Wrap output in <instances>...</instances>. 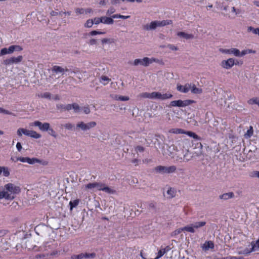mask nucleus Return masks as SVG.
Returning <instances> with one entry per match:
<instances>
[{
    "label": "nucleus",
    "mask_w": 259,
    "mask_h": 259,
    "mask_svg": "<svg viewBox=\"0 0 259 259\" xmlns=\"http://www.w3.org/2000/svg\"><path fill=\"white\" fill-rule=\"evenodd\" d=\"M51 94L49 92H45L42 94H41L40 95V97L45 98V99H48L50 100L51 99Z\"/></svg>",
    "instance_id": "42"
},
{
    "label": "nucleus",
    "mask_w": 259,
    "mask_h": 259,
    "mask_svg": "<svg viewBox=\"0 0 259 259\" xmlns=\"http://www.w3.org/2000/svg\"><path fill=\"white\" fill-rule=\"evenodd\" d=\"M30 125L37 126L41 131L47 132L49 129L50 124L48 122L42 123L39 121H35L31 123Z\"/></svg>",
    "instance_id": "8"
},
{
    "label": "nucleus",
    "mask_w": 259,
    "mask_h": 259,
    "mask_svg": "<svg viewBox=\"0 0 259 259\" xmlns=\"http://www.w3.org/2000/svg\"><path fill=\"white\" fill-rule=\"evenodd\" d=\"M234 194L233 192H228L224 193L220 196V198L224 200H227L234 197Z\"/></svg>",
    "instance_id": "23"
},
{
    "label": "nucleus",
    "mask_w": 259,
    "mask_h": 259,
    "mask_svg": "<svg viewBox=\"0 0 259 259\" xmlns=\"http://www.w3.org/2000/svg\"><path fill=\"white\" fill-rule=\"evenodd\" d=\"M177 35L180 37L184 38L186 39H190L194 38V35L192 34H188L185 32L181 31L177 33Z\"/></svg>",
    "instance_id": "18"
},
{
    "label": "nucleus",
    "mask_w": 259,
    "mask_h": 259,
    "mask_svg": "<svg viewBox=\"0 0 259 259\" xmlns=\"http://www.w3.org/2000/svg\"><path fill=\"white\" fill-rule=\"evenodd\" d=\"M184 231H187L188 232L194 233L195 232L192 224L187 225L184 227H183Z\"/></svg>",
    "instance_id": "28"
},
{
    "label": "nucleus",
    "mask_w": 259,
    "mask_h": 259,
    "mask_svg": "<svg viewBox=\"0 0 259 259\" xmlns=\"http://www.w3.org/2000/svg\"><path fill=\"white\" fill-rule=\"evenodd\" d=\"M109 80V78L106 76L103 75L100 77V82L104 85L106 84Z\"/></svg>",
    "instance_id": "41"
},
{
    "label": "nucleus",
    "mask_w": 259,
    "mask_h": 259,
    "mask_svg": "<svg viewBox=\"0 0 259 259\" xmlns=\"http://www.w3.org/2000/svg\"><path fill=\"white\" fill-rule=\"evenodd\" d=\"M94 24H95L96 25L99 24L100 23H102V17L100 18H95L93 20Z\"/></svg>",
    "instance_id": "53"
},
{
    "label": "nucleus",
    "mask_w": 259,
    "mask_h": 259,
    "mask_svg": "<svg viewBox=\"0 0 259 259\" xmlns=\"http://www.w3.org/2000/svg\"><path fill=\"white\" fill-rule=\"evenodd\" d=\"M84 188L85 190H91L94 191L95 190L98 191H103L107 194H114L115 191L111 188L107 186L105 184L99 182H94L89 183L85 185Z\"/></svg>",
    "instance_id": "1"
},
{
    "label": "nucleus",
    "mask_w": 259,
    "mask_h": 259,
    "mask_svg": "<svg viewBox=\"0 0 259 259\" xmlns=\"http://www.w3.org/2000/svg\"><path fill=\"white\" fill-rule=\"evenodd\" d=\"M197 115L196 114V116L195 114H191V116L190 117H188L187 122L192 125H195L197 123Z\"/></svg>",
    "instance_id": "17"
},
{
    "label": "nucleus",
    "mask_w": 259,
    "mask_h": 259,
    "mask_svg": "<svg viewBox=\"0 0 259 259\" xmlns=\"http://www.w3.org/2000/svg\"><path fill=\"white\" fill-rule=\"evenodd\" d=\"M151 93H143L141 94V97L144 98L151 99Z\"/></svg>",
    "instance_id": "51"
},
{
    "label": "nucleus",
    "mask_w": 259,
    "mask_h": 259,
    "mask_svg": "<svg viewBox=\"0 0 259 259\" xmlns=\"http://www.w3.org/2000/svg\"><path fill=\"white\" fill-rule=\"evenodd\" d=\"M140 160L138 159H134L132 160V162L137 165L138 164Z\"/></svg>",
    "instance_id": "64"
},
{
    "label": "nucleus",
    "mask_w": 259,
    "mask_h": 259,
    "mask_svg": "<svg viewBox=\"0 0 259 259\" xmlns=\"http://www.w3.org/2000/svg\"><path fill=\"white\" fill-rule=\"evenodd\" d=\"M102 23L106 24H113L114 23L113 18L112 17H108L106 16L102 17Z\"/></svg>",
    "instance_id": "21"
},
{
    "label": "nucleus",
    "mask_w": 259,
    "mask_h": 259,
    "mask_svg": "<svg viewBox=\"0 0 259 259\" xmlns=\"http://www.w3.org/2000/svg\"><path fill=\"white\" fill-rule=\"evenodd\" d=\"M96 125V123L95 121H92L88 123H84L82 121H80L77 123L76 128L80 129L83 131H85L95 127Z\"/></svg>",
    "instance_id": "5"
},
{
    "label": "nucleus",
    "mask_w": 259,
    "mask_h": 259,
    "mask_svg": "<svg viewBox=\"0 0 259 259\" xmlns=\"http://www.w3.org/2000/svg\"><path fill=\"white\" fill-rule=\"evenodd\" d=\"M251 246H252V247L249 251H248L247 249H245L244 250L243 253L248 254V253H249L253 251L258 250H259V238L255 243L254 242H252Z\"/></svg>",
    "instance_id": "12"
},
{
    "label": "nucleus",
    "mask_w": 259,
    "mask_h": 259,
    "mask_svg": "<svg viewBox=\"0 0 259 259\" xmlns=\"http://www.w3.org/2000/svg\"><path fill=\"white\" fill-rule=\"evenodd\" d=\"M237 65V63L233 58H229L227 60H223L221 62V66L224 68L229 69L231 68L234 65Z\"/></svg>",
    "instance_id": "9"
},
{
    "label": "nucleus",
    "mask_w": 259,
    "mask_h": 259,
    "mask_svg": "<svg viewBox=\"0 0 259 259\" xmlns=\"http://www.w3.org/2000/svg\"><path fill=\"white\" fill-rule=\"evenodd\" d=\"M172 23L171 20H162L161 21H158V27L164 26Z\"/></svg>",
    "instance_id": "31"
},
{
    "label": "nucleus",
    "mask_w": 259,
    "mask_h": 259,
    "mask_svg": "<svg viewBox=\"0 0 259 259\" xmlns=\"http://www.w3.org/2000/svg\"><path fill=\"white\" fill-rule=\"evenodd\" d=\"M195 101L192 100H175L172 101L170 103L171 106H177L179 107H186L189 106L192 103H194Z\"/></svg>",
    "instance_id": "4"
},
{
    "label": "nucleus",
    "mask_w": 259,
    "mask_h": 259,
    "mask_svg": "<svg viewBox=\"0 0 259 259\" xmlns=\"http://www.w3.org/2000/svg\"><path fill=\"white\" fill-rule=\"evenodd\" d=\"M80 107L81 110L80 112H83L84 113H89L90 112V110L88 105Z\"/></svg>",
    "instance_id": "49"
},
{
    "label": "nucleus",
    "mask_w": 259,
    "mask_h": 259,
    "mask_svg": "<svg viewBox=\"0 0 259 259\" xmlns=\"http://www.w3.org/2000/svg\"><path fill=\"white\" fill-rule=\"evenodd\" d=\"M231 54L236 57H240V51L236 48H231Z\"/></svg>",
    "instance_id": "45"
},
{
    "label": "nucleus",
    "mask_w": 259,
    "mask_h": 259,
    "mask_svg": "<svg viewBox=\"0 0 259 259\" xmlns=\"http://www.w3.org/2000/svg\"><path fill=\"white\" fill-rule=\"evenodd\" d=\"M177 193L176 190L171 187H168L166 191V197L167 198H172L175 197Z\"/></svg>",
    "instance_id": "16"
},
{
    "label": "nucleus",
    "mask_w": 259,
    "mask_h": 259,
    "mask_svg": "<svg viewBox=\"0 0 259 259\" xmlns=\"http://www.w3.org/2000/svg\"><path fill=\"white\" fill-rule=\"evenodd\" d=\"M79 200L78 199H75L73 201H70L69 202V205H70V210H72L73 208L77 206L79 204Z\"/></svg>",
    "instance_id": "33"
},
{
    "label": "nucleus",
    "mask_w": 259,
    "mask_h": 259,
    "mask_svg": "<svg viewBox=\"0 0 259 259\" xmlns=\"http://www.w3.org/2000/svg\"><path fill=\"white\" fill-rule=\"evenodd\" d=\"M8 192H5V191H2L0 192V199L5 198L7 199H9L10 196L8 194Z\"/></svg>",
    "instance_id": "37"
},
{
    "label": "nucleus",
    "mask_w": 259,
    "mask_h": 259,
    "mask_svg": "<svg viewBox=\"0 0 259 259\" xmlns=\"http://www.w3.org/2000/svg\"><path fill=\"white\" fill-rule=\"evenodd\" d=\"M83 253H80L79 254H72L71 256V259H83Z\"/></svg>",
    "instance_id": "48"
},
{
    "label": "nucleus",
    "mask_w": 259,
    "mask_h": 259,
    "mask_svg": "<svg viewBox=\"0 0 259 259\" xmlns=\"http://www.w3.org/2000/svg\"><path fill=\"white\" fill-rule=\"evenodd\" d=\"M47 132H48V134L49 135L53 136V137H57L56 132L52 128L50 127V125L49 126V129L47 130Z\"/></svg>",
    "instance_id": "46"
},
{
    "label": "nucleus",
    "mask_w": 259,
    "mask_h": 259,
    "mask_svg": "<svg viewBox=\"0 0 259 259\" xmlns=\"http://www.w3.org/2000/svg\"><path fill=\"white\" fill-rule=\"evenodd\" d=\"M191 88V85L190 84L187 83L184 86H183L181 84H178L177 89L178 91L184 93H187L189 92L190 89Z\"/></svg>",
    "instance_id": "13"
},
{
    "label": "nucleus",
    "mask_w": 259,
    "mask_h": 259,
    "mask_svg": "<svg viewBox=\"0 0 259 259\" xmlns=\"http://www.w3.org/2000/svg\"><path fill=\"white\" fill-rule=\"evenodd\" d=\"M30 130L25 128H19L17 131V135L22 136V134L29 136Z\"/></svg>",
    "instance_id": "26"
},
{
    "label": "nucleus",
    "mask_w": 259,
    "mask_h": 259,
    "mask_svg": "<svg viewBox=\"0 0 259 259\" xmlns=\"http://www.w3.org/2000/svg\"><path fill=\"white\" fill-rule=\"evenodd\" d=\"M231 49H221L220 50V52L224 54H231Z\"/></svg>",
    "instance_id": "58"
},
{
    "label": "nucleus",
    "mask_w": 259,
    "mask_h": 259,
    "mask_svg": "<svg viewBox=\"0 0 259 259\" xmlns=\"http://www.w3.org/2000/svg\"><path fill=\"white\" fill-rule=\"evenodd\" d=\"M101 41H102V43L103 45L111 42L110 39L106 38L102 39Z\"/></svg>",
    "instance_id": "63"
},
{
    "label": "nucleus",
    "mask_w": 259,
    "mask_h": 259,
    "mask_svg": "<svg viewBox=\"0 0 259 259\" xmlns=\"http://www.w3.org/2000/svg\"><path fill=\"white\" fill-rule=\"evenodd\" d=\"M57 108L60 112L69 111L71 109H73L75 113H79L81 111L79 105L75 103L71 104H58L57 105Z\"/></svg>",
    "instance_id": "2"
},
{
    "label": "nucleus",
    "mask_w": 259,
    "mask_h": 259,
    "mask_svg": "<svg viewBox=\"0 0 259 259\" xmlns=\"http://www.w3.org/2000/svg\"><path fill=\"white\" fill-rule=\"evenodd\" d=\"M135 150L137 152H142L144 151V148L141 146H137L136 147Z\"/></svg>",
    "instance_id": "59"
},
{
    "label": "nucleus",
    "mask_w": 259,
    "mask_h": 259,
    "mask_svg": "<svg viewBox=\"0 0 259 259\" xmlns=\"http://www.w3.org/2000/svg\"><path fill=\"white\" fill-rule=\"evenodd\" d=\"M241 257L228 255L225 257H218L217 259H241Z\"/></svg>",
    "instance_id": "50"
},
{
    "label": "nucleus",
    "mask_w": 259,
    "mask_h": 259,
    "mask_svg": "<svg viewBox=\"0 0 259 259\" xmlns=\"http://www.w3.org/2000/svg\"><path fill=\"white\" fill-rule=\"evenodd\" d=\"M170 132L176 134H185V131L181 128H172Z\"/></svg>",
    "instance_id": "35"
},
{
    "label": "nucleus",
    "mask_w": 259,
    "mask_h": 259,
    "mask_svg": "<svg viewBox=\"0 0 259 259\" xmlns=\"http://www.w3.org/2000/svg\"><path fill=\"white\" fill-rule=\"evenodd\" d=\"M49 256V254H37L30 256V259H46Z\"/></svg>",
    "instance_id": "25"
},
{
    "label": "nucleus",
    "mask_w": 259,
    "mask_h": 259,
    "mask_svg": "<svg viewBox=\"0 0 259 259\" xmlns=\"http://www.w3.org/2000/svg\"><path fill=\"white\" fill-rule=\"evenodd\" d=\"M83 258L88 259V258H94L96 257V254L95 252L92 253H83Z\"/></svg>",
    "instance_id": "30"
},
{
    "label": "nucleus",
    "mask_w": 259,
    "mask_h": 259,
    "mask_svg": "<svg viewBox=\"0 0 259 259\" xmlns=\"http://www.w3.org/2000/svg\"><path fill=\"white\" fill-rule=\"evenodd\" d=\"M16 48V46L14 45L11 46L9 48H3L1 51L0 55H5L8 54H11L13 53Z\"/></svg>",
    "instance_id": "15"
},
{
    "label": "nucleus",
    "mask_w": 259,
    "mask_h": 259,
    "mask_svg": "<svg viewBox=\"0 0 259 259\" xmlns=\"http://www.w3.org/2000/svg\"><path fill=\"white\" fill-rule=\"evenodd\" d=\"M183 231H184L183 227L180 228L175 230L174 232H173L172 235H178V234H180Z\"/></svg>",
    "instance_id": "54"
},
{
    "label": "nucleus",
    "mask_w": 259,
    "mask_h": 259,
    "mask_svg": "<svg viewBox=\"0 0 259 259\" xmlns=\"http://www.w3.org/2000/svg\"><path fill=\"white\" fill-rule=\"evenodd\" d=\"M157 27H158V21H152L149 24L144 25V29L146 30H154Z\"/></svg>",
    "instance_id": "14"
},
{
    "label": "nucleus",
    "mask_w": 259,
    "mask_h": 259,
    "mask_svg": "<svg viewBox=\"0 0 259 259\" xmlns=\"http://www.w3.org/2000/svg\"><path fill=\"white\" fill-rule=\"evenodd\" d=\"M167 47L169 48V49L173 50V51H177L178 50V48L174 45L171 44H168L167 46Z\"/></svg>",
    "instance_id": "56"
},
{
    "label": "nucleus",
    "mask_w": 259,
    "mask_h": 259,
    "mask_svg": "<svg viewBox=\"0 0 259 259\" xmlns=\"http://www.w3.org/2000/svg\"><path fill=\"white\" fill-rule=\"evenodd\" d=\"M15 62H16V58L15 57H12L10 59H6L4 61V63L6 66H11Z\"/></svg>",
    "instance_id": "27"
},
{
    "label": "nucleus",
    "mask_w": 259,
    "mask_h": 259,
    "mask_svg": "<svg viewBox=\"0 0 259 259\" xmlns=\"http://www.w3.org/2000/svg\"><path fill=\"white\" fill-rule=\"evenodd\" d=\"M152 61L148 57H144L143 59H136L133 63H130L134 66L142 65L144 66H148Z\"/></svg>",
    "instance_id": "6"
},
{
    "label": "nucleus",
    "mask_w": 259,
    "mask_h": 259,
    "mask_svg": "<svg viewBox=\"0 0 259 259\" xmlns=\"http://www.w3.org/2000/svg\"><path fill=\"white\" fill-rule=\"evenodd\" d=\"M253 134V130L252 126H250L249 128L247 131V132L244 134V137L246 139L250 138Z\"/></svg>",
    "instance_id": "29"
},
{
    "label": "nucleus",
    "mask_w": 259,
    "mask_h": 259,
    "mask_svg": "<svg viewBox=\"0 0 259 259\" xmlns=\"http://www.w3.org/2000/svg\"><path fill=\"white\" fill-rule=\"evenodd\" d=\"M94 24L93 19L88 20L84 24V27L87 28H91Z\"/></svg>",
    "instance_id": "44"
},
{
    "label": "nucleus",
    "mask_w": 259,
    "mask_h": 259,
    "mask_svg": "<svg viewBox=\"0 0 259 259\" xmlns=\"http://www.w3.org/2000/svg\"><path fill=\"white\" fill-rule=\"evenodd\" d=\"M29 137L34 139H39L41 136L36 132L30 130Z\"/></svg>",
    "instance_id": "32"
},
{
    "label": "nucleus",
    "mask_w": 259,
    "mask_h": 259,
    "mask_svg": "<svg viewBox=\"0 0 259 259\" xmlns=\"http://www.w3.org/2000/svg\"><path fill=\"white\" fill-rule=\"evenodd\" d=\"M177 167L175 165L169 166L159 165L155 168V170L157 173L160 174H172L176 171Z\"/></svg>",
    "instance_id": "3"
},
{
    "label": "nucleus",
    "mask_w": 259,
    "mask_h": 259,
    "mask_svg": "<svg viewBox=\"0 0 259 259\" xmlns=\"http://www.w3.org/2000/svg\"><path fill=\"white\" fill-rule=\"evenodd\" d=\"M112 17L113 18V19L121 18L123 19H127L130 17V16H123L120 14H114L112 16Z\"/></svg>",
    "instance_id": "38"
},
{
    "label": "nucleus",
    "mask_w": 259,
    "mask_h": 259,
    "mask_svg": "<svg viewBox=\"0 0 259 259\" xmlns=\"http://www.w3.org/2000/svg\"><path fill=\"white\" fill-rule=\"evenodd\" d=\"M249 176L250 178H257L259 179V171L253 170L249 172Z\"/></svg>",
    "instance_id": "36"
},
{
    "label": "nucleus",
    "mask_w": 259,
    "mask_h": 259,
    "mask_svg": "<svg viewBox=\"0 0 259 259\" xmlns=\"http://www.w3.org/2000/svg\"><path fill=\"white\" fill-rule=\"evenodd\" d=\"M64 127L68 130H72L74 127V125L72 124L71 123H68L65 124Z\"/></svg>",
    "instance_id": "61"
},
{
    "label": "nucleus",
    "mask_w": 259,
    "mask_h": 259,
    "mask_svg": "<svg viewBox=\"0 0 259 259\" xmlns=\"http://www.w3.org/2000/svg\"><path fill=\"white\" fill-rule=\"evenodd\" d=\"M105 33V32H102L98 30H93L89 33V35L91 36H94L97 34H103Z\"/></svg>",
    "instance_id": "47"
},
{
    "label": "nucleus",
    "mask_w": 259,
    "mask_h": 259,
    "mask_svg": "<svg viewBox=\"0 0 259 259\" xmlns=\"http://www.w3.org/2000/svg\"><path fill=\"white\" fill-rule=\"evenodd\" d=\"M27 163L30 164H34L35 163H38L43 165H46L48 164V162L45 160H40L36 158H31L29 157H28Z\"/></svg>",
    "instance_id": "11"
},
{
    "label": "nucleus",
    "mask_w": 259,
    "mask_h": 259,
    "mask_svg": "<svg viewBox=\"0 0 259 259\" xmlns=\"http://www.w3.org/2000/svg\"><path fill=\"white\" fill-rule=\"evenodd\" d=\"M191 92L193 94H200L202 90L201 89L197 88L194 84L191 88Z\"/></svg>",
    "instance_id": "34"
},
{
    "label": "nucleus",
    "mask_w": 259,
    "mask_h": 259,
    "mask_svg": "<svg viewBox=\"0 0 259 259\" xmlns=\"http://www.w3.org/2000/svg\"><path fill=\"white\" fill-rule=\"evenodd\" d=\"M120 101H125L129 100V98L127 96H120L118 99Z\"/></svg>",
    "instance_id": "60"
},
{
    "label": "nucleus",
    "mask_w": 259,
    "mask_h": 259,
    "mask_svg": "<svg viewBox=\"0 0 259 259\" xmlns=\"http://www.w3.org/2000/svg\"><path fill=\"white\" fill-rule=\"evenodd\" d=\"M97 42H98V40L97 39H95L94 38H92L89 40L88 44L90 45L93 46V45H97Z\"/></svg>",
    "instance_id": "57"
},
{
    "label": "nucleus",
    "mask_w": 259,
    "mask_h": 259,
    "mask_svg": "<svg viewBox=\"0 0 259 259\" xmlns=\"http://www.w3.org/2000/svg\"><path fill=\"white\" fill-rule=\"evenodd\" d=\"M248 103L250 104H257L258 105L259 103V98H253L248 100Z\"/></svg>",
    "instance_id": "43"
},
{
    "label": "nucleus",
    "mask_w": 259,
    "mask_h": 259,
    "mask_svg": "<svg viewBox=\"0 0 259 259\" xmlns=\"http://www.w3.org/2000/svg\"><path fill=\"white\" fill-rule=\"evenodd\" d=\"M16 188L13 187L12 184H8L5 186V189L4 190L5 192H8V194L10 196L9 199L14 198V194L16 192Z\"/></svg>",
    "instance_id": "10"
},
{
    "label": "nucleus",
    "mask_w": 259,
    "mask_h": 259,
    "mask_svg": "<svg viewBox=\"0 0 259 259\" xmlns=\"http://www.w3.org/2000/svg\"><path fill=\"white\" fill-rule=\"evenodd\" d=\"M185 134H187L189 137H192L195 139L198 140L199 138L195 133L192 132H185Z\"/></svg>",
    "instance_id": "40"
},
{
    "label": "nucleus",
    "mask_w": 259,
    "mask_h": 259,
    "mask_svg": "<svg viewBox=\"0 0 259 259\" xmlns=\"http://www.w3.org/2000/svg\"><path fill=\"white\" fill-rule=\"evenodd\" d=\"M213 248L214 244L211 241H206L202 245V249L205 251Z\"/></svg>",
    "instance_id": "19"
},
{
    "label": "nucleus",
    "mask_w": 259,
    "mask_h": 259,
    "mask_svg": "<svg viewBox=\"0 0 259 259\" xmlns=\"http://www.w3.org/2000/svg\"><path fill=\"white\" fill-rule=\"evenodd\" d=\"M115 12V9L113 7H110L107 11L106 14L107 15H111Z\"/></svg>",
    "instance_id": "52"
},
{
    "label": "nucleus",
    "mask_w": 259,
    "mask_h": 259,
    "mask_svg": "<svg viewBox=\"0 0 259 259\" xmlns=\"http://www.w3.org/2000/svg\"><path fill=\"white\" fill-rule=\"evenodd\" d=\"M51 70L53 72L55 73L56 74L61 73L62 75L64 74V68L60 66H53L51 68Z\"/></svg>",
    "instance_id": "20"
},
{
    "label": "nucleus",
    "mask_w": 259,
    "mask_h": 259,
    "mask_svg": "<svg viewBox=\"0 0 259 259\" xmlns=\"http://www.w3.org/2000/svg\"><path fill=\"white\" fill-rule=\"evenodd\" d=\"M206 223L205 221L196 222L192 224L194 230L198 229L206 225Z\"/></svg>",
    "instance_id": "24"
},
{
    "label": "nucleus",
    "mask_w": 259,
    "mask_h": 259,
    "mask_svg": "<svg viewBox=\"0 0 259 259\" xmlns=\"http://www.w3.org/2000/svg\"><path fill=\"white\" fill-rule=\"evenodd\" d=\"M85 12V9L83 8H77L75 9V12L78 14H84Z\"/></svg>",
    "instance_id": "55"
},
{
    "label": "nucleus",
    "mask_w": 259,
    "mask_h": 259,
    "mask_svg": "<svg viewBox=\"0 0 259 259\" xmlns=\"http://www.w3.org/2000/svg\"><path fill=\"white\" fill-rule=\"evenodd\" d=\"M247 30L249 32L251 31L253 33L258 34L259 35V28H254L252 26H249L248 27Z\"/></svg>",
    "instance_id": "39"
},
{
    "label": "nucleus",
    "mask_w": 259,
    "mask_h": 259,
    "mask_svg": "<svg viewBox=\"0 0 259 259\" xmlns=\"http://www.w3.org/2000/svg\"><path fill=\"white\" fill-rule=\"evenodd\" d=\"M151 99H159V100H165L167 99L171 98L172 95L171 94H162L159 92H154L151 93Z\"/></svg>",
    "instance_id": "7"
},
{
    "label": "nucleus",
    "mask_w": 259,
    "mask_h": 259,
    "mask_svg": "<svg viewBox=\"0 0 259 259\" xmlns=\"http://www.w3.org/2000/svg\"><path fill=\"white\" fill-rule=\"evenodd\" d=\"M28 157H17V160H19L22 162H27Z\"/></svg>",
    "instance_id": "62"
},
{
    "label": "nucleus",
    "mask_w": 259,
    "mask_h": 259,
    "mask_svg": "<svg viewBox=\"0 0 259 259\" xmlns=\"http://www.w3.org/2000/svg\"><path fill=\"white\" fill-rule=\"evenodd\" d=\"M3 173V176L6 177L10 175V171L7 167L0 166V175Z\"/></svg>",
    "instance_id": "22"
}]
</instances>
